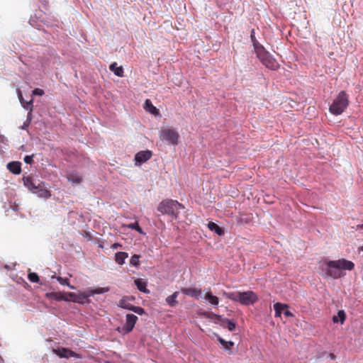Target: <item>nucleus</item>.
<instances>
[{"instance_id":"f257e3e1","label":"nucleus","mask_w":363,"mask_h":363,"mask_svg":"<svg viewBox=\"0 0 363 363\" xmlns=\"http://www.w3.org/2000/svg\"><path fill=\"white\" fill-rule=\"evenodd\" d=\"M354 267V264L352 261L340 259L338 260L329 261L327 263L325 272L328 276L337 279L341 276L340 269L350 271L352 270Z\"/></svg>"},{"instance_id":"f03ea898","label":"nucleus","mask_w":363,"mask_h":363,"mask_svg":"<svg viewBox=\"0 0 363 363\" xmlns=\"http://www.w3.org/2000/svg\"><path fill=\"white\" fill-rule=\"evenodd\" d=\"M223 294L226 298L245 306L252 305L258 301L257 294L252 291L224 292Z\"/></svg>"},{"instance_id":"7ed1b4c3","label":"nucleus","mask_w":363,"mask_h":363,"mask_svg":"<svg viewBox=\"0 0 363 363\" xmlns=\"http://www.w3.org/2000/svg\"><path fill=\"white\" fill-rule=\"evenodd\" d=\"M181 208H184V206L177 201L165 199L159 203L157 211L162 214H167L177 218Z\"/></svg>"},{"instance_id":"20e7f679","label":"nucleus","mask_w":363,"mask_h":363,"mask_svg":"<svg viewBox=\"0 0 363 363\" xmlns=\"http://www.w3.org/2000/svg\"><path fill=\"white\" fill-rule=\"evenodd\" d=\"M349 105V96L345 91H341L330 106V112L335 116L340 115Z\"/></svg>"},{"instance_id":"39448f33","label":"nucleus","mask_w":363,"mask_h":363,"mask_svg":"<svg viewBox=\"0 0 363 363\" xmlns=\"http://www.w3.org/2000/svg\"><path fill=\"white\" fill-rule=\"evenodd\" d=\"M255 53L257 57L262 62V65L267 68L272 70H276L279 67V63L267 51L265 50L264 48L262 49L259 48V50H257Z\"/></svg>"},{"instance_id":"423d86ee","label":"nucleus","mask_w":363,"mask_h":363,"mask_svg":"<svg viewBox=\"0 0 363 363\" xmlns=\"http://www.w3.org/2000/svg\"><path fill=\"white\" fill-rule=\"evenodd\" d=\"M179 133L173 128H164L160 131V138L172 145H177L179 140Z\"/></svg>"},{"instance_id":"0eeeda50","label":"nucleus","mask_w":363,"mask_h":363,"mask_svg":"<svg viewBox=\"0 0 363 363\" xmlns=\"http://www.w3.org/2000/svg\"><path fill=\"white\" fill-rule=\"evenodd\" d=\"M53 352L60 358L68 359L69 357H79V355L77 353L65 347H57L56 349H54Z\"/></svg>"},{"instance_id":"6e6552de","label":"nucleus","mask_w":363,"mask_h":363,"mask_svg":"<svg viewBox=\"0 0 363 363\" xmlns=\"http://www.w3.org/2000/svg\"><path fill=\"white\" fill-rule=\"evenodd\" d=\"M67 297L69 298V301H72L74 303H78L81 304H84L89 301L87 292L86 291L84 294H77L73 292L67 293Z\"/></svg>"},{"instance_id":"1a4fd4ad","label":"nucleus","mask_w":363,"mask_h":363,"mask_svg":"<svg viewBox=\"0 0 363 363\" xmlns=\"http://www.w3.org/2000/svg\"><path fill=\"white\" fill-rule=\"evenodd\" d=\"M138 317L133 314H127L125 318V323L123 327V330L128 333L132 331L136 322Z\"/></svg>"},{"instance_id":"9d476101","label":"nucleus","mask_w":363,"mask_h":363,"mask_svg":"<svg viewBox=\"0 0 363 363\" xmlns=\"http://www.w3.org/2000/svg\"><path fill=\"white\" fill-rule=\"evenodd\" d=\"M23 182L24 186L30 191L33 193H35L36 191V188L38 187L37 183L39 182V179H34L33 177L30 176L28 177H23Z\"/></svg>"},{"instance_id":"9b49d317","label":"nucleus","mask_w":363,"mask_h":363,"mask_svg":"<svg viewBox=\"0 0 363 363\" xmlns=\"http://www.w3.org/2000/svg\"><path fill=\"white\" fill-rule=\"evenodd\" d=\"M152 156L150 150H143L136 153L135 155V161L136 163L142 164L149 160Z\"/></svg>"},{"instance_id":"f8f14e48","label":"nucleus","mask_w":363,"mask_h":363,"mask_svg":"<svg viewBox=\"0 0 363 363\" xmlns=\"http://www.w3.org/2000/svg\"><path fill=\"white\" fill-rule=\"evenodd\" d=\"M135 300L133 296H123L118 303V306L122 308L130 311L133 306L132 301Z\"/></svg>"},{"instance_id":"ddd939ff","label":"nucleus","mask_w":363,"mask_h":363,"mask_svg":"<svg viewBox=\"0 0 363 363\" xmlns=\"http://www.w3.org/2000/svg\"><path fill=\"white\" fill-rule=\"evenodd\" d=\"M46 296L50 299H55L56 301H69V298L67 297V294L62 292H50L46 294Z\"/></svg>"},{"instance_id":"4468645a","label":"nucleus","mask_w":363,"mask_h":363,"mask_svg":"<svg viewBox=\"0 0 363 363\" xmlns=\"http://www.w3.org/2000/svg\"><path fill=\"white\" fill-rule=\"evenodd\" d=\"M181 291L191 297L198 298L201 294V290L197 288H182Z\"/></svg>"},{"instance_id":"2eb2a0df","label":"nucleus","mask_w":363,"mask_h":363,"mask_svg":"<svg viewBox=\"0 0 363 363\" xmlns=\"http://www.w3.org/2000/svg\"><path fill=\"white\" fill-rule=\"evenodd\" d=\"M7 169L14 174H19L21 172V163L17 161L9 162Z\"/></svg>"},{"instance_id":"dca6fc26","label":"nucleus","mask_w":363,"mask_h":363,"mask_svg":"<svg viewBox=\"0 0 363 363\" xmlns=\"http://www.w3.org/2000/svg\"><path fill=\"white\" fill-rule=\"evenodd\" d=\"M135 284L137 286L138 289L143 292L145 294H149L150 291L147 289V282L143 281L141 279H136L135 280Z\"/></svg>"},{"instance_id":"f3484780","label":"nucleus","mask_w":363,"mask_h":363,"mask_svg":"<svg viewBox=\"0 0 363 363\" xmlns=\"http://www.w3.org/2000/svg\"><path fill=\"white\" fill-rule=\"evenodd\" d=\"M289 306L285 303H276L274 304V309L275 311V317H281V313L288 309Z\"/></svg>"},{"instance_id":"a211bd4d","label":"nucleus","mask_w":363,"mask_h":363,"mask_svg":"<svg viewBox=\"0 0 363 363\" xmlns=\"http://www.w3.org/2000/svg\"><path fill=\"white\" fill-rule=\"evenodd\" d=\"M110 291V288L107 287H99L95 289H89L86 291L88 297L92 296L95 294H104Z\"/></svg>"},{"instance_id":"6ab92c4d","label":"nucleus","mask_w":363,"mask_h":363,"mask_svg":"<svg viewBox=\"0 0 363 363\" xmlns=\"http://www.w3.org/2000/svg\"><path fill=\"white\" fill-rule=\"evenodd\" d=\"M109 69L111 72H113L116 76L118 77H123V67L120 66L118 67V65L116 62H113L110 65Z\"/></svg>"},{"instance_id":"aec40b11","label":"nucleus","mask_w":363,"mask_h":363,"mask_svg":"<svg viewBox=\"0 0 363 363\" xmlns=\"http://www.w3.org/2000/svg\"><path fill=\"white\" fill-rule=\"evenodd\" d=\"M218 341L222 345L223 348L228 351L229 354H232L231 347L234 345V342L232 341H226L220 337H218Z\"/></svg>"},{"instance_id":"412c9836","label":"nucleus","mask_w":363,"mask_h":363,"mask_svg":"<svg viewBox=\"0 0 363 363\" xmlns=\"http://www.w3.org/2000/svg\"><path fill=\"white\" fill-rule=\"evenodd\" d=\"M178 295L179 291H175L171 296H167L166 298L167 303L172 307L176 306L178 304V301H177Z\"/></svg>"},{"instance_id":"4be33fe9","label":"nucleus","mask_w":363,"mask_h":363,"mask_svg":"<svg viewBox=\"0 0 363 363\" xmlns=\"http://www.w3.org/2000/svg\"><path fill=\"white\" fill-rule=\"evenodd\" d=\"M128 257V254L125 252H118L115 255V261L117 264L122 265L125 259Z\"/></svg>"},{"instance_id":"5701e85b","label":"nucleus","mask_w":363,"mask_h":363,"mask_svg":"<svg viewBox=\"0 0 363 363\" xmlns=\"http://www.w3.org/2000/svg\"><path fill=\"white\" fill-rule=\"evenodd\" d=\"M250 39L252 43L255 52H257V50H259V48H263L264 47L257 41V40L255 38V30L252 29L250 33Z\"/></svg>"},{"instance_id":"b1692460","label":"nucleus","mask_w":363,"mask_h":363,"mask_svg":"<svg viewBox=\"0 0 363 363\" xmlns=\"http://www.w3.org/2000/svg\"><path fill=\"white\" fill-rule=\"evenodd\" d=\"M221 325L223 328H228L230 331H233L236 327V325L233 321L227 318L222 320Z\"/></svg>"},{"instance_id":"393cba45","label":"nucleus","mask_w":363,"mask_h":363,"mask_svg":"<svg viewBox=\"0 0 363 363\" xmlns=\"http://www.w3.org/2000/svg\"><path fill=\"white\" fill-rule=\"evenodd\" d=\"M208 228L211 230H214L218 235H222L224 233V230L213 222H209L208 223Z\"/></svg>"},{"instance_id":"a878e982","label":"nucleus","mask_w":363,"mask_h":363,"mask_svg":"<svg viewBox=\"0 0 363 363\" xmlns=\"http://www.w3.org/2000/svg\"><path fill=\"white\" fill-rule=\"evenodd\" d=\"M205 298L209 301V303L213 306H218L219 303V299L217 296H213L211 293H206L205 295Z\"/></svg>"},{"instance_id":"bb28decb","label":"nucleus","mask_w":363,"mask_h":363,"mask_svg":"<svg viewBox=\"0 0 363 363\" xmlns=\"http://www.w3.org/2000/svg\"><path fill=\"white\" fill-rule=\"evenodd\" d=\"M144 108L147 111H149L151 113L155 114L157 113V109L152 105L150 99L145 100Z\"/></svg>"},{"instance_id":"cd10ccee","label":"nucleus","mask_w":363,"mask_h":363,"mask_svg":"<svg viewBox=\"0 0 363 363\" xmlns=\"http://www.w3.org/2000/svg\"><path fill=\"white\" fill-rule=\"evenodd\" d=\"M34 194H38V196L48 199L51 196L50 191L45 187L40 189V191H35Z\"/></svg>"},{"instance_id":"c85d7f7f","label":"nucleus","mask_w":363,"mask_h":363,"mask_svg":"<svg viewBox=\"0 0 363 363\" xmlns=\"http://www.w3.org/2000/svg\"><path fill=\"white\" fill-rule=\"evenodd\" d=\"M67 179L70 182L74 183V184H79L82 182V180L81 176L77 175V174H69L67 176Z\"/></svg>"},{"instance_id":"c756f323","label":"nucleus","mask_w":363,"mask_h":363,"mask_svg":"<svg viewBox=\"0 0 363 363\" xmlns=\"http://www.w3.org/2000/svg\"><path fill=\"white\" fill-rule=\"evenodd\" d=\"M33 99H31L29 101H26V100H23V105H22V106L25 109L29 111V115L32 114L33 108Z\"/></svg>"},{"instance_id":"7c9ffc66","label":"nucleus","mask_w":363,"mask_h":363,"mask_svg":"<svg viewBox=\"0 0 363 363\" xmlns=\"http://www.w3.org/2000/svg\"><path fill=\"white\" fill-rule=\"evenodd\" d=\"M57 280L62 285H66L72 289H74L75 287L69 284V279L67 278H62L61 277H57Z\"/></svg>"},{"instance_id":"2f4dec72","label":"nucleus","mask_w":363,"mask_h":363,"mask_svg":"<svg viewBox=\"0 0 363 363\" xmlns=\"http://www.w3.org/2000/svg\"><path fill=\"white\" fill-rule=\"evenodd\" d=\"M30 281L33 283H38L40 281L38 275L35 272H30L28 275Z\"/></svg>"},{"instance_id":"473e14b6","label":"nucleus","mask_w":363,"mask_h":363,"mask_svg":"<svg viewBox=\"0 0 363 363\" xmlns=\"http://www.w3.org/2000/svg\"><path fill=\"white\" fill-rule=\"evenodd\" d=\"M140 255H133L130 260V264L135 267H138L140 264Z\"/></svg>"},{"instance_id":"72a5a7b5","label":"nucleus","mask_w":363,"mask_h":363,"mask_svg":"<svg viewBox=\"0 0 363 363\" xmlns=\"http://www.w3.org/2000/svg\"><path fill=\"white\" fill-rule=\"evenodd\" d=\"M128 227L130 229L135 230L136 231H138L140 233H143V230L140 228V226L139 225L138 222H137V221L130 223L128 225Z\"/></svg>"},{"instance_id":"f704fd0d","label":"nucleus","mask_w":363,"mask_h":363,"mask_svg":"<svg viewBox=\"0 0 363 363\" xmlns=\"http://www.w3.org/2000/svg\"><path fill=\"white\" fill-rule=\"evenodd\" d=\"M130 311H133L134 313H135L138 315H143L145 313V310L142 307L135 306L133 305Z\"/></svg>"},{"instance_id":"c9c22d12","label":"nucleus","mask_w":363,"mask_h":363,"mask_svg":"<svg viewBox=\"0 0 363 363\" xmlns=\"http://www.w3.org/2000/svg\"><path fill=\"white\" fill-rule=\"evenodd\" d=\"M32 94H33V95L43 96V95H44L45 92L41 89L35 88L33 90Z\"/></svg>"},{"instance_id":"e433bc0d","label":"nucleus","mask_w":363,"mask_h":363,"mask_svg":"<svg viewBox=\"0 0 363 363\" xmlns=\"http://www.w3.org/2000/svg\"><path fill=\"white\" fill-rule=\"evenodd\" d=\"M337 315L340 320V322L342 323L345 320V313L344 312V311H339L337 313Z\"/></svg>"},{"instance_id":"4c0bfd02","label":"nucleus","mask_w":363,"mask_h":363,"mask_svg":"<svg viewBox=\"0 0 363 363\" xmlns=\"http://www.w3.org/2000/svg\"><path fill=\"white\" fill-rule=\"evenodd\" d=\"M33 155H26L24 157V162L26 163V164H32L33 162Z\"/></svg>"},{"instance_id":"58836bf2","label":"nucleus","mask_w":363,"mask_h":363,"mask_svg":"<svg viewBox=\"0 0 363 363\" xmlns=\"http://www.w3.org/2000/svg\"><path fill=\"white\" fill-rule=\"evenodd\" d=\"M38 187L36 188V191H40V189L45 187V183L43 182L40 181L39 182H36Z\"/></svg>"},{"instance_id":"ea45409f","label":"nucleus","mask_w":363,"mask_h":363,"mask_svg":"<svg viewBox=\"0 0 363 363\" xmlns=\"http://www.w3.org/2000/svg\"><path fill=\"white\" fill-rule=\"evenodd\" d=\"M284 315L286 317H294V314L287 309H285V311H284Z\"/></svg>"},{"instance_id":"a19ab883","label":"nucleus","mask_w":363,"mask_h":363,"mask_svg":"<svg viewBox=\"0 0 363 363\" xmlns=\"http://www.w3.org/2000/svg\"><path fill=\"white\" fill-rule=\"evenodd\" d=\"M18 99H19V101H20L21 105H23V100H24V99L23 98V96H22V94H21V91H18Z\"/></svg>"},{"instance_id":"79ce46f5","label":"nucleus","mask_w":363,"mask_h":363,"mask_svg":"<svg viewBox=\"0 0 363 363\" xmlns=\"http://www.w3.org/2000/svg\"><path fill=\"white\" fill-rule=\"evenodd\" d=\"M122 245L120 243L116 242L111 245V247L112 249H117L118 247H121Z\"/></svg>"},{"instance_id":"37998d69","label":"nucleus","mask_w":363,"mask_h":363,"mask_svg":"<svg viewBox=\"0 0 363 363\" xmlns=\"http://www.w3.org/2000/svg\"><path fill=\"white\" fill-rule=\"evenodd\" d=\"M333 320L334 323H337V321H338L337 317V316H333Z\"/></svg>"},{"instance_id":"c03bdc74","label":"nucleus","mask_w":363,"mask_h":363,"mask_svg":"<svg viewBox=\"0 0 363 363\" xmlns=\"http://www.w3.org/2000/svg\"><path fill=\"white\" fill-rule=\"evenodd\" d=\"M31 115L28 114V118L30 119Z\"/></svg>"},{"instance_id":"a18cd8bd","label":"nucleus","mask_w":363,"mask_h":363,"mask_svg":"<svg viewBox=\"0 0 363 363\" xmlns=\"http://www.w3.org/2000/svg\"><path fill=\"white\" fill-rule=\"evenodd\" d=\"M217 318H218V319H220V315H217Z\"/></svg>"},{"instance_id":"49530a36","label":"nucleus","mask_w":363,"mask_h":363,"mask_svg":"<svg viewBox=\"0 0 363 363\" xmlns=\"http://www.w3.org/2000/svg\"><path fill=\"white\" fill-rule=\"evenodd\" d=\"M362 249L363 250V247H362Z\"/></svg>"}]
</instances>
